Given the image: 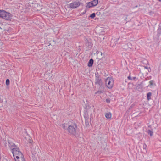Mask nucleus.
Wrapping results in <instances>:
<instances>
[{
	"label": "nucleus",
	"instance_id": "nucleus-1",
	"mask_svg": "<svg viewBox=\"0 0 161 161\" xmlns=\"http://www.w3.org/2000/svg\"><path fill=\"white\" fill-rule=\"evenodd\" d=\"M78 129L76 124H73L68 126V131L70 135H73L75 137L79 136L78 133Z\"/></svg>",
	"mask_w": 161,
	"mask_h": 161
},
{
	"label": "nucleus",
	"instance_id": "nucleus-2",
	"mask_svg": "<svg viewBox=\"0 0 161 161\" xmlns=\"http://www.w3.org/2000/svg\"><path fill=\"white\" fill-rule=\"evenodd\" d=\"M105 84L109 89H111L113 87L114 81L113 79L111 77H108L105 80Z\"/></svg>",
	"mask_w": 161,
	"mask_h": 161
},
{
	"label": "nucleus",
	"instance_id": "nucleus-3",
	"mask_svg": "<svg viewBox=\"0 0 161 161\" xmlns=\"http://www.w3.org/2000/svg\"><path fill=\"white\" fill-rule=\"evenodd\" d=\"M12 152L14 158H16V157H17V156H20L23 155L18 147H17L13 149V150L12 151Z\"/></svg>",
	"mask_w": 161,
	"mask_h": 161
},
{
	"label": "nucleus",
	"instance_id": "nucleus-4",
	"mask_svg": "<svg viewBox=\"0 0 161 161\" xmlns=\"http://www.w3.org/2000/svg\"><path fill=\"white\" fill-rule=\"evenodd\" d=\"M95 84L98 85L100 87L103 86V83L102 79L98 75H96Z\"/></svg>",
	"mask_w": 161,
	"mask_h": 161
},
{
	"label": "nucleus",
	"instance_id": "nucleus-5",
	"mask_svg": "<svg viewBox=\"0 0 161 161\" xmlns=\"http://www.w3.org/2000/svg\"><path fill=\"white\" fill-rule=\"evenodd\" d=\"M80 5V3L78 1H76L69 5V7L72 9L76 8Z\"/></svg>",
	"mask_w": 161,
	"mask_h": 161
},
{
	"label": "nucleus",
	"instance_id": "nucleus-6",
	"mask_svg": "<svg viewBox=\"0 0 161 161\" xmlns=\"http://www.w3.org/2000/svg\"><path fill=\"white\" fill-rule=\"evenodd\" d=\"M143 63V64H145L146 66L143 65H142V69H145L147 70L148 72H150L151 70V69L150 67H148L147 64H148V62L147 60L144 59L142 61V62Z\"/></svg>",
	"mask_w": 161,
	"mask_h": 161
},
{
	"label": "nucleus",
	"instance_id": "nucleus-7",
	"mask_svg": "<svg viewBox=\"0 0 161 161\" xmlns=\"http://www.w3.org/2000/svg\"><path fill=\"white\" fill-rule=\"evenodd\" d=\"M3 18L8 21H10L12 19V15L10 13L5 12L4 15L3 16Z\"/></svg>",
	"mask_w": 161,
	"mask_h": 161
},
{
	"label": "nucleus",
	"instance_id": "nucleus-8",
	"mask_svg": "<svg viewBox=\"0 0 161 161\" xmlns=\"http://www.w3.org/2000/svg\"><path fill=\"white\" fill-rule=\"evenodd\" d=\"M8 143L9 147L10 149L11 150V151L13 150V149L15 148L18 147L17 146L15 145L14 143L12 142L10 140L8 141Z\"/></svg>",
	"mask_w": 161,
	"mask_h": 161
},
{
	"label": "nucleus",
	"instance_id": "nucleus-9",
	"mask_svg": "<svg viewBox=\"0 0 161 161\" xmlns=\"http://www.w3.org/2000/svg\"><path fill=\"white\" fill-rule=\"evenodd\" d=\"M15 161H25V159L24 158L23 155L20 156H18L15 158Z\"/></svg>",
	"mask_w": 161,
	"mask_h": 161
},
{
	"label": "nucleus",
	"instance_id": "nucleus-10",
	"mask_svg": "<svg viewBox=\"0 0 161 161\" xmlns=\"http://www.w3.org/2000/svg\"><path fill=\"white\" fill-rule=\"evenodd\" d=\"M93 5L92 4V2H90L87 3H86V9H89V8H91L92 7H93Z\"/></svg>",
	"mask_w": 161,
	"mask_h": 161
},
{
	"label": "nucleus",
	"instance_id": "nucleus-11",
	"mask_svg": "<svg viewBox=\"0 0 161 161\" xmlns=\"http://www.w3.org/2000/svg\"><path fill=\"white\" fill-rule=\"evenodd\" d=\"M94 62V60L92 59L91 58L90 59L88 62V64H87V66L89 67H92L93 64Z\"/></svg>",
	"mask_w": 161,
	"mask_h": 161
},
{
	"label": "nucleus",
	"instance_id": "nucleus-12",
	"mask_svg": "<svg viewBox=\"0 0 161 161\" xmlns=\"http://www.w3.org/2000/svg\"><path fill=\"white\" fill-rule=\"evenodd\" d=\"M69 125L67 123H64L61 125V127L64 129L67 130H68V126Z\"/></svg>",
	"mask_w": 161,
	"mask_h": 161
},
{
	"label": "nucleus",
	"instance_id": "nucleus-13",
	"mask_svg": "<svg viewBox=\"0 0 161 161\" xmlns=\"http://www.w3.org/2000/svg\"><path fill=\"white\" fill-rule=\"evenodd\" d=\"M87 22L86 21H83L81 22L80 25L82 27L87 26Z\"/></svg>",
	"mask_w": 161,
	"mask_h": 161
},
{
	"label": "nucleus",
	"instance_id": "nucleus-14",
	"mask_svg": "<svg viewBox=\"0 0 161 161\" xmlns=\"http://www.w3.org/2000/svg\"><path fill=\"white\" fill-rule=\"evenodd\" d=\"M105 116L107 119H109L111 117L112 114L110 112L107 113L105 114Z\"/></svg>",
	"mask_w": 161,
	"mask_h": 161
},
{
	"label": "nucleus",
	"instance_id": "nucleus-15",
	"mask_svg": "<svg viewBox=\"0 0 161 161\" xmlns=\"http://www.w3.org/2000/svg\"><path fill=\"white\" fill-rule=\"evenodd\" d=\"M92 3L93 6H96L98 3V0H93L91 1Z\"/></svg>",
	"mask_w": 161,
	"mask_h": 161
},
{
	"label": "nucleus",
	"instance_id": "nucleus-16",
	"mask_svg": "<svg viewBox=\"0 0 161 161\" xmlns=\"http://www.w3.org/2000/svg\"><path fill=\"white\" fill-rule=\"evenodd\" d=\"M5 11L3 10H0V17L3 18V16L5 14Z\"/></svg>",
	"mask_w": 161,
	"mask_h": 161
},
{
	"label": "nucleus",
	"instance_id": "nucleus-17",
	"mask_svg": "<svg viewBox=\"0 0 161 161\" xmlns=\"http://www.w3.org/2000/svg\"><path fill=\"white\" fill-rule=\"evenodd\" d=\"M152 95V93L151 92H149L147 95V98L148 100H149L151 99V96Z\"/></svg>",
	"mask_w": 161,
	"mask_h": 161
},
{
	"label": "nucleus",
	"instance_id": "nucleus-18",
	"mask_svg": "<svg viewBox=\"0 0 161 161\" xmlns=\"http://www.w3.org/2000/svg\"><path fill=\"white\" fill-rule=\"evenodd\" d=\"M147 147V145L145 144H144L143 145V150H144L143 153H147V151L146 150V148Z\"/></svg>",
	"mask_w": 161,
	"mask_h": 161
},
{
	"label": "nucleus",
	"instance_id": "nucleus-19",
	"mask_svg": "<svg viewBox=\"0 0 161 161\" xmlns=\"http://www.w3.org/2000/svg\"><path fill=\"white\" fill-rule=\"evenodd\" d=\"M136 78V77H131V76L130 75L128 77V79L130 80H134Z\"/></svg>",
	"mask_w": 161,
	"mask_h": 161
},
{
	"label": "nucleus",
	"instance_id": "nucleus-20",
	"mask_svg": "<svg viewBox=\"0 0 161 161\" xmlns=\"http://www.w3.org/2000/svg\"><path fill=\"white\" fill-rule=\"evenodd\" d=\"M147 133L149 135L151 136H152L153 134V132L150 130H148Z\"/></svg>",
	"mask_w": 161,
	"mask_h": 161
},
{
	"label": "nucleus",
	"instance_id": "nucleus-21",
	"mask_svg": "<svg viewBox=\"0 0 161 161\" xmlns=\"http://www.w3.org/2000/svg\"><path fill=\"white\" fill-rule=\"evenodd\" d=\"M157 32L159 34H160L161 33V26L160 25H159V26Z\"/></svg>",
	"mask_w": 161,
	"mask_h": 161
},
{
	"label": "nucleus",
	"instance_id": "nucleus-22",
	"mask_svg": "<svg viewBox=\"0 0 161 161\" xmlns=\"http://www.w3.org/2000/svg\"><path fill=\"white\" fill-rule=\"evenodd\" d=\"M149 82L150 84L149 85H148V86H153V85L154 81L153 80H152L150 81Z\"/></svg>",
	"mask_w": 161,
	"mask_h": 161
},
{
	"label": "nucleus",
	"instance_id": "nucleus-23",
	"mask_svg": "<svg viewBox=\"0 0 161 161\" xmlns=\"http://www.w3.org/2000/svg\"><path fill=\"white\" fill-rule=\"evenodd\" d=\"M95 13H93L90 15V17L92 19H93L95 17Z\"/></svg>",
	"mask_w": 161,
	"mask_h": 161
},
{
	"label": "nucleus",
	"instance_id": "nucleus-24",
	"mask_svg": "<svg viewBox=\"0 0 161 161\" xmlns=\"http://www.w3.org/2000/svg\"><path fill=\"white\" fill-rule=\"evenodd\" d=\"M4 31H6L7 32H10L12 31V29L10 27H9L8 29H5L4 30Z\"/></svg>",
	"mask_w": 161,
	"mask_h": 161
},
{
	"label": "nucleus",
	"instance_id": "nucleus-25",
	"mask_svg": "<svg viewBox=\"0 0 161 161\" xmlns=\"http://www.w3.org/2000/svg\"><path fill=\"white\" fill-rule=\"evenodd\" d=\"M10 83V81L9 79H7L6 81V84L7 86Z\"/></svg>",
	"mask_w": 161,
	"mask_h": 161
},
{
	"label": "nucleus",
	"instance_id": "nucleus-26",
	"mask_svg": "<svg viewBox=\"0 0 161 161\" xmlns=\"http://www.w3.org/2000/svg\"><path fill=\"white\" fill-rule=\"evenodd\" d=\"M87 43H88L89 47H92V44L91 42H89L88 41H87Z\"/></svg>",
	"mask_w": 161,
	"mask_h": 161
},
{
	"label": "nucleus",
	"instance_id": "nucleus-27",
	"mask_svg": "<svg viewBox=\"0 0 161 161\" xmlns=\"http://www.w3.org/2000/svg\"><path fill=\"white\" fill-rule=\"evenodd\" d=\"M84 117L85 119V124L86 125V121L87 120H88V117H87L85 115L84 116Z\"/></svg>",
	"mask_w": 161,
	"mask_h": 161
},
{
	"label": "nucleus",
	"instance_id": "nucleus-28",
	"mask_svg": "<svg viewBox=\"0 0 161 161\" xmlns=\"http://www.w3.org/2000/svg\"><path fill=\"white\" fill-rule=\"evenodd\" d=\"M103 91H102L101 90H98L97 91V92L96 93V94L98 93V94H100L103 92Z\"/></svg>",
	"mask_w": 161,
	"mask_h": 161
},
{
	"label": "nucleus",
	"instance_id": "nucleus-29",
	"mask_svg": "<svg viewBox=\"0 0 161 161\" xmlns=\"http://www.w3.org/2000/svg\"><path fill=\"white\" fill-rule=\"evenodd\" d=\"M140 84H138L136 88L137 89H139L140 88Z\"/></svg>",
	"mask_w": 161,
	"mask_h": 161
},
{
	"label": "nucleus",
	"instance_id": "nucleus-30",
	"mask_svg": "<svg viewBox=\"0 0 161 161\" xmlns=\"http://www.w3.org/2000/svg\"><path fill=\"white\" fill-rule=\"evenodd\" d=\"M106 101L107 103H108L110 102V100L109 99H107L106 100Z\"/></svg>",
	"mask_w": 161,
	"mask_h": 161
},
{
	"label": "nucleus",
	"instance_id": "nucleus-31",
	"mask_svg": "<svg viewBox=\"0 0 161 161\" xmlns=\"http://www.w3.org/2000/svg\"><path fill=\"white\" fill-rule=\"evenodd\" d=\"M89 124V123H88V120H87V121H86V125H88Z\"/></svg>",
	"mask_w": 161,
	"mask_h": 161
},
{
	"label": "nucleus",
	"instance_id": "nucleus-32",
	"mask_svg": "<svg viewBox=\"0 0 161 161\" xmlns=\"http://www.w3.org/2000/svg\"><path fill=\"white\" fill-rule=\"evenodd\" d=\"M85 13H86V11H85V12H83L82 14H85Z\"/></svg>",
	"mask_w": 161,
	"mask_h": 161
},
{
	"label": "nucleus",
	"instance_id": "nucleus-33",
	"mask_svg": "<svg viewBox=\"0 0 161 161\" xmlns=\"http://www.w3.org/2000/svg\"><path fill=\"white\" fill-rule=\"evenodd\" d=\"M159 2H161V0H158Z\"/></svg>",
	"mask_w": 161,
	"mask_h": 161
},
{
	"label": "nucleus",
	"instance_id": "nucleus-34",
	"mask_svg": "<svg viewBox=\"0 0 161 161\" xmlns=\"http://www.w3.org/2000/svg\"><path fill=\"white\" fill-rule=\"evenodd\" d=\"M2 101H0V103H2Z\"/></svg>",
	"mask_w": 161,
	"mask_h": 161
}]
</instances>
